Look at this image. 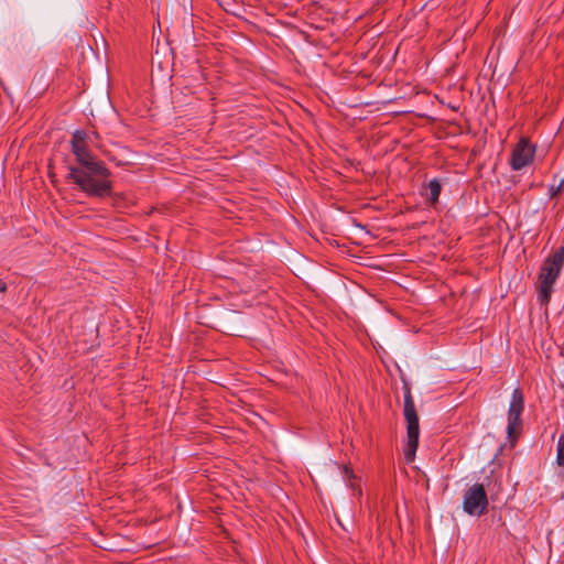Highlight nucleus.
I'll return each instance as SVG.
<instances>
[{"label": "nucleus", "instance_id": "10", "mask_svg": "<svg viewBox=\"0 0 564 564\" xmlns=\"http://www.w3.org/2000/svg\"><path fill=\"white\" fill-rule=\"evenodd\" d=\"M7 290V284L0 279V292H4Z\"/></svg>", "mask_w": 564, "mask_h": 564}, {"label": "nucleus", "instance_id": "4", "mask_svg": "<svg viewBox=\"0 0 564 564\" xmlns=\"http://www.w3.org/2000/svg\"><path fill=\"white\" fill-rule=\"evenodd\" d=\"M488 498L482 484L473 485L464 494L463 509L469 516H481L487 511Z\"/></svg>", "mask_w": 564, "mask_h": 564}, {"label": "nucleus", "instance_id": "3", "mask_svg": "<svg viewBox=\"0 0 564 564\" xmlns=\"http://www.w3.org/2000/svg\"><path fill=\"white\" fill-rule=\"evenodd\" d=\"M403 415L406 421V444L404 448V457L408 463L413 462L419 446V415L415 409L411 389L404 386L403 393Z\"/></svg>", "mask_w": 564, "mask_h": 564}, {"label": "nucleus", "instance_id": "2", "mask_svg": "<svg viewBox=\"0 0 564 564\" xmlns=\"http://www.w3.org/2000/svg\"><path fill=\"white\" fill-rule=\"evenodd\" d=\"M564 267V246L550 253L540 268L536 281V299L541 305L551 301L553 288Z\"/></svg>", "mask_w": 564, "mask_h": 564}, {"label": "nucleus", "instance_id": "6", "mask_svg": "<svg viewBox=\"0 0 564 564\" xmlns=\"http://www.w3.org/2000/svg\"><path fill=\"white\" fill-rule=\"evenodd\" d=\"M534 154L535 147L531 144L528 139L521 138L511 152V169L513 171H520L530 165L534 159Z\"/></svg>", "mask_w": 564, "mask_h": 564}, {"label": "nucleus", "instance_id": "7", "mask_svg": "<svg viewBox=\"0 0 564 564\" xmlns=\"http://www.w3.org/2000/svg\"><path fill=\"white\" fill-rule=\"evenodd\" d=\"M427 188L430 191V203L435 204L438 202L441 195L442 185L437 178H433L429 182Z\"/></svg>", "mask_w": 564, "mask_h": 564}, {"label": "nucleus", "instance_id": "8", "mask_svg": "<svg viewBox=\"0 0 564 564\" xmlns=\"http://www.w3.org/2000/svg\"><path fill=\"white\" fill-rule=\"evenodd\" d=\"M343 477L346 480L347 485L355 490L356 487V476L351 468L345 466L343 471Z\"/></svg>", "mask_w": 564, "mask_h": 564}, {"label": "nucleus", "instance_id": "5", "mask_svg": "<svg viewBox=\"0 0 564 564\" xmlns=\"http://www.w3.org/2000/svg\"><path fill=\"white\" fill-rule=\"evenodd\" d=\"M524 409L523 393L520 389H514L511 395V401L508 410V425L507 433L509 440H514L522 425L521 414Z\"/></svg>", "mask_w": 564, "mask_h": 564}, {"label": "nucleus", "instance_id": "9", "mask_svg": "<svg viewBox=\"0 0 564 564\" xmlns=\"http://www.w3.org/2000/svg\"><path fill=\"white\" fill-rule=\"evenodd\" d=\"M563 189H564V180H562L558 185L551 186V188H550L551 197L557 196Z\"/></svg>", "mask_w": 564, "mask_h": 564}, {"label": "nucleus", "instance_id": "1", "mask_svg": "<svg viewBox=\"0 0 564 564\" xmlns=\"http://www.w3.org/2000/svg\"><path fill=\"white\" fill-rule=\"evenodd\" d=\"M89 141L91 142L90 135L83 130L73 133L70 149L78 165L68 166L67 180L89 197H108L112 193L110 171L104 162L94 158L88 149Z\"/></svg>", "mask_w": 564, "mask_h": 564}]
</instances>
